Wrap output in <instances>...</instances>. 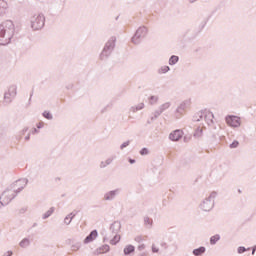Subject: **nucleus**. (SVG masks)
I'll return each mask as SVG.
<instances>
[{
	"instance_id": "obj_58",
	"label": "nucleus",
	"mask_w": 256,
	"mask_h": 256,
	"mask_svg": "<svg viewBox=\"0 0 256 256\" xmlns=\"http://www.w3.org/2000/svg\"><path fill=\"white\" fill-rule=\"evenodd\" d=\"M0 207H3V205H1V203H0Z\"/></svg>"
},
{
	"instance_id": "obj_53",
	"label": "nucleus",
	"mask_w": 256,
	"mask_h": 256,
	"mask_svg": "<svg viewBox=\"0 0 256 256\" xmlns=\"http://www.w3.org/2000/svg\"><path fill=\"white\" fill-rule=\"evenodd\" d=\"M197 0H189V3H195Z\"/></svg>"
},
{
	"instance_id": "obj_36",
	"label": "nucleus",
	"mask_w": 256,
	"mask_h": 256,
	"mask_svg": "<svg viewBox=\"0 0 256 256\" xmlns=\"http://www.w3.org/2000/svg\"><path fill=\"white\" fill-rule=\"evenodd\" d=\"M237 147H239L238 141H234L230 144V149H237Z\"/></svg>"
},
{
	"instance_id": "obj_30",
	"label": "nucleus",
	"mask_w": 256,
	"mask_h": 256,
	"mask_svg": "<svg viewBox=\"0 0 256 256\" xmlns=\"http://www.w3.org/2000/svg\"><path fill=\"white\" fill-rule=\"evenodd\" d=\"M168 71H171V68L169 66H162L159 70L158 73L163 74V73H168Z\"/></svg>"
},
{
	"instance_id": "obj_44",
	"label": "nucleus",
	"mask_w": 256,
	"mask_h": 256,
	"mask_svg": "<svg viewBox=\"0 0 256 256\" xmlns=\"http://www.w3.org/2000/svg\"><path fill=\"white\" fill-rule=\"evenodd\" d=\"M135 241H137L138 243H141V241H143V238H141V236H138L135 238Z\"/></svg>"
},
{
	"instance_id": "obj_46",
	"label": "nucleus",
	"mask_w": 256,
	"mask_h": 256,
	"mask_svg": "<svg viewBox=\"0 0 256 256\" xmlns=\"http://www.w3.org/2000/svg\"><path fill=\"white\" fill-rule=\"evenodd\" d=\"M13 255V252L12 251H8L6 254H4L3 256H11Z\"/></svg>"
},
{
	"instance_id": "obj_25",
	"label": "nucleus",
	"mask_w": 256,
	"mask_h": 256,
	"mask_svg": "<svg viewBox=\"0 0 256 256\" xmlns=\"http://www.w3.org/2000/svg\"><path fill=\"white\" fill-rule=\"evenodd\" d=\"M219 239H221V236L219 234H216V235L212 236L210 238V244L211 245H216L217 241H219Z\"/></svg>"
},
{
	"instance_id": "obj_4",
	"label": "nucleus",
	"mask_w": 256,
	"mask_h": 256,
	"mask_svg": "<svg viewBox=\"0 0 256 256\" xmlns=\"http://www.w3.org/2000/svg\"><path fill=\"white\" fill-rule=\"evenodd\" d=\"M115 41H117V38L115 36H112L105 44L101 54L100 59H107L113 53V49H115Z\"/></svg>"
},
{
	"instance_id": "obj_52",
	"label": "nucleus",
	"mask_w": 256,
	"mask_h": 256,
	"mask_svg": "<svg viewBox=\"0 0 256 256\" xmlns=\"http://www.w3.org/2000/svg\"><path fill=\"white\" fill-rule=\"evenodd\" d=\"M27 131H29V128H24L23 129V133H27Z\"/></svg>"
},
{
	"instance_id": "obj_14",
	"label": "nucleus",
	"mask_w": 256,
	"mask_h": 256,
	"mask_svg": "<svg viewBox=\"0 0 256 256\" xmlns=\"http://www.w3.org/2000/svg\"><path fill=\"white\" fill-rule=\"evenodd\" d=\"M6 93L9 94V97L15 98L17 96V85H11Z\"/></svg>"
},
{
	"instance_id": "obj_26",
	"label": "nucleus",
	"mask_w": 256,
	"mask_h": 256,
	"mask_svg": "<svg viewBox=\"0 0 256 256\" xmlns=\"http://www.w3.org/2000/svg\"><path fill=\"white\" fill-rule=\"evenodd\" d=\"M179 62V56L172 55L169 59V65H175Z\"/></svg>"
},
{
	"instance_id": "obj_27",
	"label": "nucleus",
	"mask_w": 256,
	"mask_h": 256,
	"mask_svg": "<svg viewBox=\"0 0 256 256\" xmlns=\"http://www.w3.org/2000/svg\"><path fill=\"white\" fill-rule=\"evenodd\" d=\"M145 107V104L144 103H140L138 104L136 107L133 106L131 108V111H133V113L137 112V111H141V109H143Z\"/></svg>"
},
{
	"instance_id": "obj_49",
	"label": "nucleus",
	"mask_w": 256,
	"mask_h": 256,
	"mask_svg": "<svg viewBox=\"0 0 256 256\" xmlns=\"http://www.w3.org/2000/svg\"><path fill=\"white\" fill-rule=\"evenodd\" d=\"M29 139H31V136L28 134V135L25 137V141H29Z\"/></svg>"
},
{
	"instance_id": "obj_24",
	"label": "nucleus",
	"mask_w": 256,
	"mask_h": 256,
	"mask_svg": "<svg viewBox=\"0 0 256 256\" xmlns=\"http://www.w3.org/2000/svg\"><path fill=\"white\" fill-rule=\"evenodd\" d=\"M169 107H171V102H166V103L162 104L158 109L163 113V112L167 111V109H169Z\"/></svg>"
},
{
	"instance_id": "obj_10",
	"label": "nucleus",
	"mask_w": 256,
	"mask_h": 256,
	"mask_svg": "<svg viewBox=\"0 0 256 256\" xmlns=\"http://www.w3.org/2000/svg\"><path fill=\"white\" fill-rule=\"evenodd\" d=\"M98 235L99 233L97 232V230H92L90 234L84 239L85 245H87L88 243H93V241L97 239Z\"/></svg>"
},
{
	"instance_id": "obj_41",
	"label": "nucleus",
	"mask_w": 256,
	"mask_h": 256,
	"mask_svg": "<svg viewBox=\"0 0 256 256\" xmlns=\"http://www.w3.org/2000/svg\"><path fill=\"white\" fill-rule=\"evenodd\" d=\"M152 253H159V248H156L155 245H152Z\"/></svg>"
},
{
	"instance_id": "obj_50",
	"label": "nucleus",
	"mask_w": 256,
	"mask_h": 256,
	"mask_svg": "<svg viewBox=\"0 0 256 256\" xmlns=\"http://www.w3.org/2000/svg\"><path fill=\"white\" fill-rule=\"evenodd\" d=\"M255 251H256V246H254V247L252 248V255H255Z\"/></svg>"
},
{
	"instance_id": "obj_32",
	"label": "nucleus",
	"mask_w": 256,
	"mask_h": 256,
	"mask_svg": "<svg viewBox=\"0 0 256 256\" xmlns=\"http://www.w3.org/2000/svg\"><path fill=\"white\" fill-rule=\"evenodd\" d=\"M144 224L149 225V227H152L153 219L149 218L148 216L144 217Z\"/></svg>"
},
{
	"instance_id": "obj_22",
	"label": "nucleus",
	"mask_w": 256,
	"mask_h": 256,
	"mask_svg": "<svg viewBox=\"0 0 256 256\" xmlns=\"http://www.w3.org/2000/svg\"><path fill=\"white\" fill-rule=\"evenodd\" d=\"M110 247L109 245L105 244L97 249L98 253H109Z\"/></svg>"
},
{
	"instance_id": "obj_54",
	"label": "nucleus",
	"mask_w": 256,
	"mask_h": 256,
	"mask_svg": "<svg viewBox=\"0 0 256 256\" xmlns=\"http://www.w3.org/2000/svg\"><path fill=\"white\" fill-rule=\"evenodd\" d=\"M105 111H107V108H104V109L102 110V113H105Z\"/></svg>"
},
{
	"instance_id": "obj_11",
	"label": "nucleus",
	"mask_w": 256,
	"mask_h": 256,
	"mask_svg": "<svg viewBox=\"0 0 256 256\" xmlns=\"http://www.w3.org/2000/svg\"><path fill=\"white\" fill-rule=\"evenodd\" d=\"M181 137H183V131H181V130H174L169 135L170 141H179V139H181Z\"/></svg>"
},
{
	"instance_id": "obj_18",
	"label": "nucleus",
	"mask_w": 256,
	"mask_h": 256,
	"mask_svg": "<svg viewBox=\"0 0 256 256\" xmlns=\"http://www.w3.org/2000/svg\"><path fill=\"white\" fill-rule=\"evenodd\" d=\"M205 251H206V248L202 246V247L194 249L193 250V255L201 256V255H203V253H205Z\"/></svg>"
},
{
	"instance_id": "obj_5",
	"label": "nucleus",
	"mask_w": 256,
	"mask_h": 256,
	"mask_svg": "<svg viewBox=\"0 0 256 256\" xmlns=\"http://www.w3.org/2000/svg\"><path fill=\"white\" fill-rule=\"evenodd\" d=\"M215 197H217V192L213 191L209 197L204 199L200 204V209L202 211H211L215 207Z\"/></svg>"
},
{
	"instance_id": "obj_16",
	"label": "nucleus",
	"mask_w": 256,
	"mask_h": 256,
	"mask_svg": "<svg viewBox=\"0 0 256 256\" xmlns=\"http://www.w3.org/2000/svg\"><path fill=\"white\" fill-rule=\"evenodd\" d=\"M131 253H135V246L133 245H127L124 248V255H131Z\"/></svg>"
},
{
	"instance_id": "obj_3",
	"label": "nucleus",
	"mask_w": 256,
	"mask_h": 256,
	"mask_svg": "<svg viewBox=\"0 0 256 256\" xmlns=\"http://www.w3.org/2000/svg\"><path fill=\"white\" fill-rule=\"evenodd\" d=\"M30 25L33 31H39L45 27V16L43 14H34L30 18Z\"/></svg>"
},
{
	"instance_id": "obj_38",
	"label": "nucleus",
	"mask_w": 256,
	"mask_h": 256,
	"mask_svg": "<svg viewBox=\"0 0 256 256\" xmlns=\"http://www.w3.org/2000/svg\"><path fill=\"white\" fill-rule=\"evenodd\" d=\"M140 155H149V149L147 148H142L140 150Z\"/></svg>"
},
{
	"instance_id": "obj_43",
	"label": "nucleus",
	"mask_w": 256,
	"mask_h": 256,
	"mask_svg": "<svg viewBox=\"0 0 256 256\" xmlns=\"http://www.w3.org/2000/svg\"><path fill=\"white\" fill-rule=\"evenodd\" d=\"M145 249V244L138 246V251H143Z\"/></svg>"
},
{
	"instance_id": "obj_55",
	"label": "nucleus",
	"mask_w": 256,
	"mask_h": 256,
	"mask_svg": "<svg viewBox=\"0 0 256 256\" xmlns=\"http://www.w3.org/2000/svg\"><path fill=\"white\" fill-rule=\"evenodd\" d=\"M20 212H21V213H25V209H22Z\"/></svg>"
},
{
	"instance_id": "obj_33",
	"label": "nucleus",
	"mask_w": 256,
	"mask_h": 256,
	"mask_svg": "<svg viewBox=\"0 0 256 256\" xmlns=\"http://www.w3.org/2000/svg\"><path fill=\"white\" fill-rule=\"evenodd\" d=\"M203 135V129L198 127L194 133V137H201Z\"/></svg>"
},
{
	"instance_id": "obj_17",
	"label": "nucleus",
	"mask_w": 256,
	"mask_h": 256,
	"mask_svg": "<svg viewBox=\"0 0 256 256\" xmlns=\"http://www.w3.org/2000/svg\"><path fill=\"white\" fill-rule=\"evenodd\" d=\"M204 118H205V113L204 112H198L197 114H195L193 116V121L194 122H199V121H201Z\"/></svg>"
},
{
	"instance_id": "obj_21",
	"label": "nucleus",
	"mask_w": 256,
	"mask_h": 256,
	"mask_svg": "<svg viewBox=\"0 0 256 256\" xmlns=\"http://www.w3.org/2000/svg\"><path fill=\"white\" fill-rule=\"evenodd\" d=\"M29 245H31V241L29 240V238H24L20 242V247H22L23 249H25L26 247H29Z\"/></svg>"
},
{
	"instance_id": "obj_48",
	"label": "nucleus",
	"mask_w": 256,
	"mask_h": 256,
	"mask_svg": "<svg viewBox=\"0 0 256 256\" xmlns=\"http://www.w3.org/2000/svg\"><path fill=\"white\" fill-rule=\"evenodd\" d=\"M33 134L35 133H39V130H37V128H34L33 131H32Z\"/></svg>"
},
{
	"instance_id": "obj_20",
	"label": "nucleus",
	"mask_w": 256,
	"mask_h": 256,
	"mask_svg": "<svg viewBox=\"0 0 256 256\" xmlns=\"http://www.w3.org/2000/svg\"><path fill=\"white\" fill-rule=\"evenodd\" d=\"M213 113H209L208 115H204V119L208 125H213Z\"/></svg>"
},
{
	"instance_id": "obj_34",
	"label": "nucleus",
	"mask_w": 256,
	"mask_h": 256,
	"mask_svg": "<svg viewBox=\"0 0 256 256\" xmlns=\"http://www.w3.org/2000/svg\"><path fill=\"white\" fill-rule=\"evenodd\" d=\"M159 101V97L157 96H150V105H155Z\"/></svg>"
},
{
	"instance_id": "obj_29",
	"label": "nucleus",
	"mask_w": 256,
	"mask_h": 256,
	"mask_svg": "<svg viewBox=\"0 0 256 256\" xmlns=\"http://www.w3.org/2000/svg\"><path fill=\"white\" fill-rule=\"evenodd\" d=\"M163 112L158 108L155 112H154V116L151 117V121H155V119H158L159 116L162 114Z\"/></svg>"
},
{
	"instance_id": "obj_57",
	"label": "nucleus",
	"mask_w": 256,
	"mask_h": 256,
	"mask_svg": "<svg viewBox=\"0 0 256 256\" xmlns=\"http://www.w3.org/2000/svg\"><path fill=\"white\" fill-rule=\"evenodd\" d=\"M104 241H107V238H104Z\"/></svg>"
},
{
	"instance_id": "obj_15",
	"label": "nucleus",
	"mask_w": 256,
	"mask_h": 256,
	"mask_svg": "<svg viewBox=\"0 0 256 256\" xmlns=\"http://www.w3.org/2000/svg\"><path fill=\"white\" fill-rule=\"evenodd\" d=\"M8 4L4 0H0V15H5V11H7Z\"/></svg>"
},
{
	"instance_id": "obj_6",
	"label": "nucleus",
	"mask_w": 256,
	"mask_h": 256,
	"mask_svg": "<svg viewBox=\"0 0 256 256\" xmlns=\"http://www.w3.org/2000/svg\"><path fill=\"white\" fill-rule=\"evenodd\" d=\"M145 37H147V27L142 26L136 30L134 36L132 37V43H134V45H139L141 40L145 39Z\"/></svg>"
},
{
	"instance_id": "obj_23",
	"label": "nucleus",
	"mask_w": 256,
	"mask_h": 256,
	"mask_svg": "<svg viewBox=\"0 0 256 256\" xmlns=\"http://www.w3.org/2000/svg\"><path fill=\"white\" fill-rule=\"evenodd\" d=\"M13 97L9 96V93L5 92L4 94V103L5 105H9V103H12Z\"/></svg>"
},
{
	"instance_id": "obj_13",
	"label": "nucleus",
	"mask_w": 256,
	"mask_h": 256,
	"mask_svg": "<svg viewBox=\"0 0 256 256\" xmlns=\"http://www.w3.org/2000/svg\"><path fill=\"white\" fill-rule=\"evenodd\" d=\"M79 213V211H74L70 214H68L65 218H64V223L66 225H71V221H73V218Z\"/></svg>"
},
{
	"instance_id": "obj_39",
	"label": "nucleus",
	"mask_w": 256,
	"mask_h": 256,
	"mask_svg": "<svg viewBox=\"0 0 256 256\" xmlns=\"http://www.w3.org/2000/svg\"><path fill=\"white\" fill-rule=\"evenodd\" d=\"M245 251H247V248H245L244 246L238 247V253H239V254L245 253Z\"/></svg>"
},
{
	"instance_id": "obj_12",
	"label": "nucleus",
	"mask_w": 256,
	"mask_h": 256,
	"mask_svg": "<svg viewBox=\"0 0 256 256\" xmlns=\"http://www.w3.org/2000/svg\"><path fill=\"white\" fill-rule=\"evenodd\" d=\"M110 231H112L114 235H117V233L121 231V222L115 221L114 223H112L110 226Z\"/></svg>"
},
{
	"instance_id": "obj_42",
	"label": "nucleus",
	"mask_w": 256,
	"mask_h": 256,
	"mask_svg": "<svg viewBox=\"0 0 256 256\" xmlns=\"http://www.w3.org/2000/svg\"><path fill=\"white\" fill-rule=\"evenodd\" d=\"M105 167H107V164H106V162H101L100 163V169H105Z\"/></svg>"
},
{
	"instance_id": "obj_37",
	"label": "nucleus",
	"mask_w": 256,
	"mask_h": 256,
	"mask_svg": "<svg viewBox=\"0 0 256 256\" xmlns=\"http://www.w3.org/2000/svg\"><path fill=\"white\" fill-rule=\"evenodd\" d=\"M130 143H131V141H126V142L122 143L120 146V149L123 150V149H125V147H129Z\"/></svg>"
},
{
	"instance_id": "obj_9",
	"label": "nucleus",
	"mask_w": 256,
	"mask_h": 256,
	"mask_svg": "<svg viewBox=\"0 0 256 256\" xmlns=\"http://www.w3.org/2000/svg\"><path fill=\"white\" fill-rule=\"evenodd\" d=\"M117 195H119V189L112 190V191L105 193L103 199H104V201H113V199H115V197H117Z\"/></svg>"
},
{
	"instance_id": "obj_51",
	"label": "nucleus",
	"mask_w": 256,
	"mask_h": 256,
	"mask_svg": "<svg viewBox=\"0 0 256 256\" xmlns=\"http://www.w3.org/2000/svg\"><path fill=\"white\" fill-rule=\"evenodd\" d=\"M41 127H43V124L39 123V124L37 125V128H38V129H41Z\"/></svg>"
},
{
	"instance_id": "obj_47",
	"label": "nucleus",
	"mask_w": 256,
	"mask_h": 256,
	"mask_svg": "<svg viewBox=\"0 0 256 256\" xmlns=\"http://www.w3.org/2000/svg\"><path fill=\"white\" fill-rule=\"evenodd\" d=\"M161 246H162L163 248L167 249V243L163 242V243L161 244Z\"/></svg>"
},
{
	"instance_id": "obj_7",
	"label": "nucleus",
	"mask_w": 256,
	"mask_h": 256,
	"mask_svg": "<svg viewBox=\"0 0 256 256\" xmlns=\"http://www.w3.org/2000/svg\"><path fill=\"white\" fill-rule=\"evenodd\" d=\"M226 123L230 127H241V118L237 116H227Z\"/></svg>"
},
{
	"instance_id": "obj_1",
	"label": "nucleus",
	"mask_w": 256,
	"mask_h": 256,
	"mask_svg": "<svg viewBox=\"0 0 256 256\" xmlns=\"http://www.w3.org/2000/svg\"><path fill=\"white\" fill-rule=\"evenodd\" d=\"M15 35V24L13 21L6 20L0 24V45H9Z\"/></svg>"
},
{
	"instance_id": "obj_56",
	"label": "nucleus",
	"mask_w": 256,
	"mask_h": 256,
	"mask_svg": "<svg viewBox=\"0 0 256 256\" xmlns=\"http://www.w3.org/2000/svg\"><path fill=\"white\" fill-rule=\"evenodd\" d=\"M238 193H241V190H238Z\"/></svg>"
},
{
	"instance_id": "obj_19",
	"label": "nucleus",
	"mask_w": 256,
	"mask_h": 256,
	"mask_svg": "<svg viewBox=\"0 0 256 256\" xmlns=\"http://www.w3.org/2000/svg\"><path fill=\"white\" fill-rule=\"evenodd\" d=\"M55 213V207H51L44 215L42 216V219H49L50 216Z\"/></svg>"
},
{
	"instance_id": "obj_45",
	"label": "nucleus",
	"mask_w": 256,
	"mask_h": 256,
	"mask_svg": "<svg viewBox=\"0 0 256 256\" xmlns=\"http://www.w3.org/2000/svg\"><path fill=\"white\" fill-rule=\"evenodd\" d=\"M129 163L131 164V165H133L134 163H135V159H132V158H129Z\"/></svg>"
},
{
	"instance_id": "obj_2",
	"label": "nucleus",
	"mask_w": 256,
	"mask_h": 256,
	"mask_svg": "<svg viewBox=\"0 0 256 256\" xmlns=\"http://www.w3.org/2000/svg\"><path fill=\"white\" fill-rule=\"evenodd\" d=\"M17 183H23L24 186H21L16 190L6 189L0 196V203L2 206L9 205V203H11V201L17 197V194L21 193V191L25 189V185L29 183V180L27 178H22L16 181V185Z\"/></svg>"
},
{
	"instance_id": "obj_40",
	"label": "nucleus",
	"mask_w": 256,
	"mask_h": 256,
	"mask_svg": "<svg viewBox=\"0 0 256 256\" xmlns=\"http://www.w3.org/2000/svg\"><path fill=\"white\" fill-rule=\"evenodd\" d=\"M113 157L112 158H108L106 161H105V163H106V165H111L112 163H113Z\"/></svg>"
},
{
	"instance_id": "obj_28",
	"label": "nucleus",
	"mask_w": 256,
	"mask_h": 256,
	"mask_svg": "<svg viewBox=\"0 0 256 256\" xmlns=\"http://www.w3.org/2000/svg\"><path fill=\"white\" fill-rule=\"evenodd\" d=\"M121 241V236L115 234L112 240H110L111 245H117Z\"/></svg>"
},
{
	"instance_id": "obj_31",
	"label": "nucleus",
	"mask_w": 256,
	"mask_h": 256,
	"mask_svg": "<svg viewBox=\"0 0 256 256\" xmlns=\"http://www.w3.org/2000/svg\"><path fill=\"white\" fill-rule=\"evenodd\" d=\"M42 115H43V117H44L45 119H48L49 121H51V119H53V114L50 113V112L44 111V112L42 113Z\"/></svg>"
},
{
	"instance_id": "obj_35",
	"label": "nucleus",
	"mask_w": 256,
	"mask_h": 256,
	"mask_svg": "<svg viewBox=\"0 0 256 256\" xmlns=\"http://www.w3.org/2000/svg\"><path fill=\"white\" fill-rule=\"evenodd\" d=\"M79 249H81V243L72 245V251H79Z\"/></svg>"
},
{
	"instance_id": "obj_8",
	"label": "nucleus",
	"mask_w": 256,
	"mask_h": 256,
	"mask_svg": "<svg viewBox=\"0 0 256 256\" xmlns=\"http://www.w3.org/2000/svg\"><path fill=\"white\" fill-rule=\"evenodd\" d=\"M190 105H191V100H185L179 105V107L176 109V113H178V115L176 116L177 119H179V117L183 115V111L189 108Z\"/></svg>"
}]
</instances>
